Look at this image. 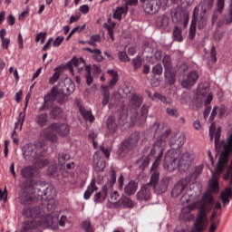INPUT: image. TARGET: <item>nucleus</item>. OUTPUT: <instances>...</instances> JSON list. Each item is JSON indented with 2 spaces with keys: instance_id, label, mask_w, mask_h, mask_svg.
Returning a JSON list of instances; mask_svg holds the SVG:
<instances>
[{
  "instance_id": "f257e3e1",
  "label": "nucleus",
  "mask_w": 232,
  "mask_h": 232,
  "mask_svg": "<svg viewBox=\"0 0 232 232\" xmlns=\"http://www.w3.org/2000/svg\"><path fill=\"white\" fill-rule=\"evenodd\" d=\"M227 165H223L220 162H218L215 168V170L212 171V177L208 181V190L204 192L201 198V204H215V198H213V193H218L220 188L218 185V179L220 175L226 169Z\"/></svg>"
},
{
  "instance_id": "f03ea898",
  "label": "nucleus",
  "mask_w": 232,
  "mask_h": 232,
  "mask_svg": "<svg viewBox=\"0 0 232 232\" xmlns=\"http://www.w3.org/2000/svg\"><path fill=\"white\" fill-rule=\"evenodd\" d=\"M191 162H193V158L189 152H185L182 154L180 159L177 158V153L169 151L165 155L163 160V167L168 171H175L177 168H182L183 169H188L189 166H191Z\"/></svg>"
},
{
  "instance_id": "7ed1b4c3",
  "label": "nucleus",
  "mask_w": 232,
  "mask_h": 232,
  "mask_svg": "<svg viewBox=\"0 0 232 232\" xmlns=\"http://www.w3.org/2000/svg\"><path fill=\"white\" fill-rule=\"evenodd\" d=\"M50 208H52V204L35 207L32 205H24L22 215L26 218H32L31 220H38L41 215H43V209H48Z\"/></svg>"
},
{
  "instance_id": "20e7f679",
  "label": "nucleus",
  "mask_w": 232,
  "mask_h": 232,
  "mask_svg": "<svg viewBox=\"0 0 232 232\" xmlns=\"http://www.w3.org/2000/svg\"><path fill=\"white\" fill-rule=\"evenodd\" d=\"M23 151H24V159L25 160H28L29 162H33V160H36V159L41 154V151H39V149H37V145L33 143H29L24 146Z\"/></svg>"
},
{
  "instance_id": "39448f33",
  "label": "nucleus",
  "mask_w": 232,
  "mask_h": 232,
  "mask_svg": "<svg viewBox=\"0 0 232 232\" xmlns=\"http://www.w3.org/2000/svg\"><path fill=\"white\" fill-rule=\"evenodd\" d=\"M170 16L172 22H174L176 24L182 23L183 21V26H188V21H189V18L188 17V14L182 10V7L171 9Z\"/></svg>"
},
{
  "instance_id": "423d86ee",
  "label": "nucleus",
  "mask_w": 232,
  "mask_h": 232,
  "mask_svg": "<svg viewBox=\"0 0 232 232\" xmlns=\"http://www.w3.org/2000/svg\"><path fill=\"white\" fill-rule=\"evenodd\" d=\"M162 63L165 66V79H167L169 84H175V72L171 70V56L164 54Z\"/></svg>"
},
{
  "instance_id": "0eeeda50",
  "label": "nucleus",
  "mask_w": 232,
  "mask_h": 232,
  "mask_svg": "<svg viewBox=\"0 0 232 232\" xmlns=\"http://www.w3.org/2000/svg\"><path fill=\"white\" fill-rule=\"evenodd\" d=\"M50 131H54L60 137H68L70 135V125L67 123L53 122L47 127Z\"/></svg>"
},
{
  "instance_id": "6e6552de",
  "label": "nucleus",
  "mask_w": 232,
  "mask_h": 232,
  "mask_svg": "<svg viewBox=\"0 0 232 232\" xmlns=\"http://www.w3.org/2000/svg\"><path fill=\"white\" fill-rule=\"evenodd\" d=\"M60 88V97L58 99H61L63 95H70L71 93H73L75 90V84H73V82L70 78H65L64 80H62L59 83Z\"/></svg>"
},
{
  "instance_id": "1a4fd4ad",
  "label": "nucleus",
  "mask_w": 232,
  "mask_h": 232,
  "mask_svg": "<svg viewBox=\"0 0 232 232\" xmlns=\"http://www.w3.org/2000/svg\"><path fill=\"white\" fill-rule=\"evenodd\" d=\"M145 14H157L160 10V1L159 0H140Z\"/></svg>"
},
{
  "instance_id": "9d476101",
  "label": "nucleus",
  "mask_w": 232,
  "mask_h": 232,
  "mask_svg": "<svg viewBox=\"0 0 232 232\" xmlns=\"http://www.w3.org/2000/svg\"><path fill=\"white\" fill-rule=\"evenodd\" d=\"M32 188L24 189L19 196V201L21 204H36L39 202V198L35 197V194L30 193Z\"/></svg>"
},
{
  "instance_id": "9b49d317",
  "label": "nucleus",
  "mask_w": 232,
  "mask_h": 232,
  "mask_svg": "<svg viewBox=\"0 0 232 232\" xmlns=\"http://www.w3.org/2000/svg\"><path fill=\"white\" fill-rule=\"evenodd\" d=\"M139 140H140V132H133L130 136L124 140L122 142L123 150H133L137 148V144H139Z\"/></svg>"
},
{
  "instance_id": "f8f14e48",
  "label": "nucleus",
  "mask_w": 232,
  "mask_h": 232,
  "mask_svg": "<svg viewBox=\"0 0 232 232\" xmlns=\"http://www.w3.org/2000/svg\"><path fill=\"white\" fill-rule=\"evenodd\" d=\"M189 186V179H182L179 181H178L171 191V197L173 198H177L179 195H182L184 193V189H186Z\"/></svg>"
},
{
  "instance_id": "ddd939ff",
  "label": "nucleus",
  "mask_w": 232,
  "mask_h": 232,
  "mask_svg": "<svg viewBox=\"0 0 232 232\" xmlns=\"http://www.w3.org/2000/svg\"><path fill=\"white\" fill-rule=\"evenodd\" d=\"M166 147V141L164 140H157L150 150V157L160 160L163 153L164 148Z\"/></svg>"
},
{
  "instance_id": "4468645a",
  "label": "nucleus",
  "mask_w": 232,
  "mask_h": 232,
  "mask_svg": "<svg viewBox=\"0 0 232 232\" xmlns=\"http://www.w3.org/2000/svg\"><path fill=\"white\" fill-rule=\"evenodd\" d=\"M198 77H200V74L198 73V71H192L188 75L187 78H185L181 82L182 88H191V86L195 85V82L198 81Z\"/></svg>"
},
{
  "instance_id": "2eb2a0df",
  "label": "nucleus",
  "mask_w": 232,
  "mask_h": 232,
  "mask_svg": "<svg viewBox=\"0 0 232 232\" xmlns=\"http://www.w3.org/2000/svg\"><path fill=\"white\" fill-rule=\"evenodd\" d=\"M137 200L143 202H148L150 198H151V187H150V183H147L142 186L140 190L136 194Z\"/></svg>"
},
{
  "instance_id": "dca6fc26",
  "label": "nucleus",
  "mask_w": 232,
  "mask_h": 232,
  "mask_svg": "<svg viewBox=\"0 0 232 232\" xmlns=\"http://www.w3.org/2000/svg\"><path fill=\"white\" fill-rule=\"evenodd\" d=\"M116 182H117V176H116L115 169H111V171L110 173V179H109L107 184L105 186H103L102 191L101 192L102 198L103 200L106 199V197L108 195V190L111 189V188H113V186L115 185Z\"/></svg>"
},
{
  "instance_id": "f3484780",
  "label": "nucleus",
  "mask_w": 232,
  "mask_h": 232,
  "mask_svg": "<svg viewBox=\"0 0 232 232\" xmlns=\"http://www.w3.org/2000/svg\"><path fill=\"white\" fill-rule=\"evenodd\" d=\"M183 144H186V136L184 134L172 136L169 142V146H170L172 150H179V148H182Z\"/></svg>"
},
{
  "instance_id": "a211bd4d",
  "label": "nucleus",
  "mask_w": 232,
  "mask_h": 232,
  "mask_svg": "<svg viewBox=\"0 0 232 232\" xmlns=\"http://www.w3.org/2000/svg\"><path fill=\"white\" fill-rule=\"evenodd\" d=\"M59 97H61V94L59 93V90H57V87L54 86L51 90V92L44 96V104H45V110H48L50 107L48 106V102H53V101H59Z\"/></svg>"
},
{
  "instance_id": "6ab92c4d",
  "label": "nucleus",
  "mask_w": 232,
  "mask_h": 232,
  "mask_svg": "<svg viewBox=\"0 0 232 232\" xmlns=\"http://www.w3.org/2000/svg\"><path fill=\"white\" fill-rule=\"evenodd\" d=\"M155 24L160 30H166L169 26V17L166 14H160L156 17Z\"/></svg>"
},
{
  "instance_id": "aec40b11",
  "label": "nucleus",
  "mask_w": 232,
  "mask_h": 232,
  "mask_svg": "<svg viewBox=\"0 0 232 232\" xmlns=\"http://www.w3.org/2000/svg\"><path fill=\"white\" fill-rule=\"evenodd\" d=\"M168 186H169V178H163L158 185H155L154 191L157 195H162V193H166L168 191Z\"/></svg>"
},
{
  "instance_id": "412c9836",
  "label": "nucleus",
  "mask_w": 232,
  "mask_h": 232,
  "mask_svg": "<svg viewBox=\"0 0 232 232\" xmlns=\"http://www.w3.org/2000/svg\"><path fill=\"white\" fill-rule=\"evenodd\" d=\"M106 128L110 135H115V133H117L119 125H117V120H115V117L113 116L108 117V119L106 120Z\"/></svg>"
},
{
  "instance_id": "4be33fe9",
  "label": "nucleus",
  "mask_w": 232,
  "mask_h": 232,
  "mask_svg": "<svg viewBox=\"0 0 232 232\" xmlns=\"http://www.w3.org/2000/svg\"><path fill=\"white\" fill-rule=\"evenodd\" d=\"M139 188V184L135 182V180H130L124 188L125 195L131 197V195H135L137 193V189Z\"/></svg>"
},
{
  "instance_id": "5701e85b",
  "label": "nucleus",
  "mask_w": 232,
  "mask_h": 232,
  "mask_svg": "<svg viewBox=\"0 0 232 232\" xmlns=\"http://www.w3.org/2000/svg\"><path fill=\"white\" fill-rule=\"evenodd\" d=\"M224 3L225 0H218L217 10L213 12L211 18L212 24H215V23H217V20L218 19V14H222V11L224 10Z\"/></svg>"
},
{
  "instance_id": "b1692460",
  "label": "nucleus",
  "mask_w": 232,
  "mask_h": 232,
  "mask_svg": "<svg viewBox=\"0 0 232 232\" xmlns=\"http://www.w3.org/2000/svg\"><path fill=\"white\" fill-rule=\"evenodd\" d=\"M152 101H160V102H163L166 106H171L173 104V100L170 98H168L159 92H155L151 96Z\"/></svg>"
},
{
  "instance_id": "393cba45",
  "label": "nucleus",
  "mask_w": 232,
  "mask_h": 232,
  "mask_svg": "<svg viewBox=\"0 0 232 232\" xmlns=\"http://www.w3.org/2000/svg\"><path fill=\"white\" fill-rule=\"evenodd\" d=\"M148 110H150L148 105L142 106L140 113L137 115L136 122H139V124H144V122H146V119H148Z\"/></svg>"
},
{
  "instance_id": "a878e982",
  "label": "nucleus",
  "mask_w": 232,
  "mask_h": 232,
  "mask_svg": "<svg viewBox=\"0 0 232 232\" xmlns=\"http://www.w3.org/2000/svg\"><path fill=\"white\" fill-rule=\"evenodd\" d=\"M95 179H92L91 184L88 186L87 190L84 192L83 198H85V200H88V198L92 197V194L95 193V191L99 189L97 185H95Z\"/></svg>"
},
{
  "instance_id": "bb28decb",
  "label": "nucleus",
  "mask_w": 232,
  "mask_h": 232,
  "mask_svg": "<svg viewBox=\"0 0 232 232\" xmlns=\"http://www.w3.org/2000/svg\"><path fill=\"white\" fill-rule=\"evenodd\" d=\"M44 137L50 142H59V136L53 130H49L48 127L44 130Z\"/></svg>"
},
{
  "instance_id": "cd10ccee",
  "label": "nucleus",
  "mask_w": 232,
  "mask_h": 232,
  "mask_svg": "<svg viewBox=\"0 0 232 232\" xmlns=\"http://www.w3.org/2000/svg\"><path fill=\"white\" fill-rule=\"evenodd\" d=\"M84 59L80 58V59H76V58H72L70 62L67 63V68H69V71L71 72V73H73V66L75 68H79V66H81L82 64H84Z\"/></svg>"
},
{
  "instance_id": "c85d7f7f",
  "label": "nucleus",
  "mask_w": 232,
  "mask_h": 232,
  "mask_svg": "<svg viewBox=\"0 0 232 232\" xmlns=\"http://www.w3.org/2000/svg\"><path fill=\"white\" fill-rule=\"evenodd\" d=\"M220 199L223 204H228L229 200L232 199V188L231 187L227 188L220 193Z\"/></svg>"
},
{
  "instance_id": "c756f323",
  "label": "nucleus",
  "mask_w": 232,
  "mask_h": 232,
  "mask_svg": "<svg viewBox=\"0 0 232 232\" xmlns=\"http://www.w3.org/2000/svg\"><path fill=\"white\" fill-rule=\"evenodd\" d=\"M215 0H203L199 3V7H200V13L199 14H207L206 13L208 10H211L213 8V3Z\"/></svg>"
},
{
  "instance_id": "7c9ffc66",
  "label": "nucleus",
  "mask_w": 232,
  "mask_h": 232,
  "mask_svg": "<svg viewBox=\"0 0 232 232\" xmlns=\"http://www.w3.org/2000/svg\"><path fill=\"white\" fill-rule=\"evenodd\" d=\"M34 121L38 126H40V128H44V126H46V123L48 122V114L42 113L37 115Z\"/></svg>"
},
{
  "instance_id": "2f4dec72",
  "label": "nucleus",
  "mask_w": 232,
  "mask_h": 232,
  "mask_svg": "<svg viewBox=\"0 0 232 232\" xmlns=\"http://www.w3.org/2000/svg\"><path fill=\"white\" fill-rule=\"evenodd\" d=\"M140 104H142V96L132 95L129 102V106L130 108H140Z\"/></svg>"
},
{
  "instance_id": "473e14b6",
  "label": "nucleus",
  "mask_w": 232,
  "mask_h": 232,
  "mask_svg": "<svg viewBox=\"0 0 232 232\" xmlns=\"http://www.w3.org/2000/svg\"><path fill=\"white\" fill-rule=\"evenodd\" d=\"M128 14V6H120L117 7L116 10L114 11L112 17L114 19H118V21H121L122 19V14Z\"/></svg>"
},
{
  "instance_id": "72a5a7b5",
  "label": "nucleus",
  "mask_w": 232,
  "mask_h": 232,
  "mask_svg": "<svg viewBox=\"0 0 232 232\" xmlns=\"http://www.w3.org/2000/svg\"><path fill=\"white\" fill-rule=\"evenodd\" d=\"M208 25V14H204L199 13L198 17V30H204V28Z\"/></svg>"
},
{
  "instance_id": "f704fd0d",
  "label": "nucleus",
  "mask_w": 232,
  "mask_h": 232,
  "mask_svg": "<svg viewBox=\"0 0 232 232\" xmlns=\"http://www.w3.org/2000/svg\"><path fill=\"white\" fill-rule=\"evenodd\" d=\"M108 73L112 77L110 81L109 86H107V89L113 88L117 82H119V73L115 70H109Z\"/></svg>"
},
{
  "instance_id": "c9c22d12",
  "label": "nucleus",
  "mask_w": 232,
  "mask_h": 232,
  "mask_svg": "<svg viewBox=\"0 0 232 232\" xmlns=\"http://www.w3.org/2000/svg\"><path fill=\"white\" fill-rule=\"evenodd\" d=\"M106 168V161L102 159H96L94 160V169L98 173H102V171H104V169Z\"/></svg>"
},
{
  "instance_id": "e433bc0d",
  "label": "nucleus",
  "mask_w": 232,
  "mask_h": 232,
  "mask_svg": "<svg viewBox=\"0 0 232 232\" xmlns=\"http://www.w3.org/2000/svg\"><path fill=\"white\" fill-rule=\"evenodd\" d=\"M80 112L85 121H89V122H93V121H95V117L92 115V111L84 110L82 106L80 107Z\"/></svg>"
},
{
  "instance_id": "4c0bfd02",
  "label": "nucleus",
  "mask_w": 232,
  "mask_h": 232,
  "mask_svg": "<svg viewBox=\"0 0 232 232\" xmlns=\"http://www.w3.org/2000/svg\"><path fill=\"white\" fill-rule=\"evenodd\" d=\"M44 195L47 200H53L55 197V189L53 186H48L45 190H44Z\"/></svg>"
},
{
  "instance_id": "58836bf2",
  "label": "nucleus",
  "mask_w": 232,
  "mask_h": 232,
  "mask_svg": "<svg viewBox=\"0 0 232 232\" xmlns=\"http://www.w3.org/2000/svg\"><path fill=\"white\" fill-rule=\"evenodd\" d=\"M21 175L24 179H32V177H34V168L25 167L22 169Z\"/></svg>"
},
{
  "instance_id": "ea45409f",
  "label": "nucleus",
  "mask_w": 232,
  "mask_h": 232,
  "mask_svg": "<svg viewBox=\"0 0 232 232\" xmlns=\"http://www.w3.org/2000/svg\"><path fill=\"white\" fill-rule=\"evenodd\" d=\"M33 164H35L37 168L41 169L45 166H48V160L43 159L41 157V154H39V157L36 160H33Z\"/></svg>"
},
{
  "instance_id": "a19ab883",
  "label": "nucleus",
  "mask_w": 232,
  "mask_h": 232,
  "mask_svg": "<svg viewBox=\"0 0 232 232\" xmlns=\"http://www.w3.org/2000/svg\"><path fill=\"white\" fill-rule=\"evenodd\" d=\"M150 188L151 186L155 187L157 184H159V179H160V173L159 171L150 172Z\"/></svg>"
},
{
  "instance_id": "79ce46f5",
  "label": "nucleus",
  "mask_w": 232,
  "mask_h": 232,
  "mask_svg": "<svg viewBox=\"0 0 232 232\" xmlns=\"http://www.w3.org/2000/svg\"><path fill=\"white\" fill-rule=\"evenodd\" d=\"M85 72L86 83L88 86H91V84L93 82V77L92 76V65H86Z\"/></svg>"
},
{
  "instance_id": "37998d69",
  "label": "nucleus",
  "mask_w": 232,
  "mask_h": 232,
  "mask_svg": "<svg viewBox=\"0 0 232 232\" xmlns=\"http://www.w3.org/2000/svg\"><path fill=\"white\" fill-rule=\"evenodd\" d=\"M173 39L178 43H182V29L179 26H175L173 29Z\"/></svg>"
},
{
  "instance_id": "c03bdc74",
  "label": "nucleus",
  "mask_w": 232,
  "mask_h": 232,
  "mask_svg": "<svg viewBox=\"0 0 232 232\" xmlns=\"http://www.w3.org/2000/svg\"><path fill=\"white\" fill-rule=\"evenodd\" d=\"M195 35H197V20L193 19L189 27L188 38L193 40L195 39Z\"/></svg>"
},
{
  "instance_id": "a18cd8bd",
  "label": "nucleus",
  "mask_w": 232,
  "mask_h": 232,
  "mask_svg": "<svg viewBox=\"0 0 232 232\" xmlns=\"http://www.w3.org/2000/svg\"><path fill=\"white\" fill-rule=\"evenodd\" d=\"M103 89V99L102 102V106H106L108 102H110V91H108V87L102 85L101 87Z\"/></svg>"
},
{
  "instance_id": "49530a36",
  "label": "nucleus",
  "mask_w": 232,
  "mask_h": 232,
  "mask_svg": "<svg viewBox=\"0 0 232 232\" xmlns=\"http://www.w3.org/2000/svg\"><path fill=\"white\" fill-rule=\"evenodd\" d=\"M51 117L53 119H59L63 117V109L60 107H53L50 112Z\"/></svg>"
},
{
  "instance_id": "de8ad7c7",
  "label": "nucleus",
  "mask_w": 232,
  "mask_h": 232,
  "mask_svg": "<svg viewBox=\"0 0 232 232\" xmlns=\"http://www.w3.org/2000/svg\"><path fill=\"white\" fill-rule=\"evenodd\" d=\"M70 160V154L66 152H62L58 156V162L61 164V166H64L66 161Z\"/></svg>"
},
{
  "instance_id": "09e8293b",
  "label": "nucleus",
  "mask_w": 232,
  "mask_h": 232,
  "mask_svg": "<svg viewBox=\"0 0 232 232\" xmlns=\"http://www.w3.org/2000/svg\"><path fill=\"white\" fill-rule=\"evenodd\" d=\"M53 75L49 80V84H55L57 81H59V78L61 77V71L59 70V67L54 69Z\"/></svg>"
},
{
  "instance_id": "8fccbe9b",
  "label": "nucleus",
  "mask_w": 232,
  "mask_h": 232,
  "mask_svg": "<svg viewBox=\"0 0 232 232\" xmlns=\"http://www.w3.org/2000/svg\"><path fill=\"white\" fill-rule=\"evenodd\" d=\"M222 133V128L218 127L216 133H215V147L217 148V150H218V148H220V146H222L220 144V135Z\"/></svg>"
},
{
  "instance_id": "3c124183",
  "label": "nucleus",
  "mask_w": 232,
  "mask_h": 232,
  "mask_svg": "<svg viewBox=\"0 0 232 232\" xmlns=\"http://www.w3.org/2000/svg\"><path fill=\"white\" fill-rule=\"evenodd\" d=\"M217 209H222V204H216L214 207V211L212 212L210 221L213 222L217 217L222 215V212L217 211Z\"/></svg>"
},
{
  "instance_id": "603ef678",
  "label": "nucleus",
  "mask_w": 232,
  "mask_h": 232,
  "mask_svg": "<svg viewBox=\"0 0 232 232\" xmlns=\"http://www.w3.org/2000/svg\"><path fill=\"white\" fill-rule=\"evenodd\" d=\"M181 204H189V202H193V195L186 192L181 198H180Z\"/></svg>"
},
{
  "instance_id": "864d4df0",
  "label": "nucleus",
  "mask_w": 232,
  "mask_h": 232,
  "mask_svg": "<svg viewBox=\"0 0 232 232\" xmlns=\"http://www.w3.org/2000/svg\"><path fill=\"white\" fill-rule=\"evenodd\" d=\"M197 208V205L192 204L188 205L182 208L180 217L183 218L184 215H189L191 211H193Z\"/></svg>"
},
{
  "instance_id": "5fc2aeb1",
  "label": "nucleus",
  "mask_w": 232,
  "mask_h": 232,
  "mask_svg": "<svg viewBox=\"0 0 232 232\" xmlns=\"http://www.w3.org/2000/svg\"><path fill=\"white\" fill-rule=\"evenodd\" d=\"M82 228L84 229L85 232H94L93 227L92 226V222L90 220H85L82 223Z\"/></svg>"
},
{
  "instance_id": "6e6d98bb",
  "label": "nucleus",
  "mask_w": 232,
  "mask_h": 232,
  "mask_svg": "<svg viewBox=\"0 0 232 232\" xmlns=\"http://www.w3.org/2000/svg\"><path fill=\"white\" fill-rule=\"evenodd\" d=\"M208 90H209V84L205 83V86L199 85L198 86V94L202 95V97H206V95H208Z\"/></svg>"
},
{
  "instance_id": "4d7b16f0",
  "label": "nucleus",
  "mask_w": 232,
  "mask_h": 232,
  "mask_svg": "<svg viewBox=\"0 0 232 232\" xmlns=\"http://www.w3.org/2000/svg\"><path fill=\"white\" fill-rule=\"evenodd\" d=\"M162 72H164V69L162 68V64L157 63L152 68V73L154 75H162Z\"/></svg>"
},
{
  "instance_id": "13d9d810",
  "label": "nucleus",
  "mask_w": 232,
  "mask_h": 232,
  "mask_svg": "<svg viewBox=\"0 0 232 232\" xmlns=\"http://www.w3.org/2000/svg\"><path fill=\"white\" fill-rule=\"evenodd\" d=\"M118 57H119V60H120L121 63H130V56H128V54L126 53V52H123V51H121V52L118 53Z\"/></svg>"
},
{
  "instance_id": "bf43d9fd",
  "label": "nucleus",
  "mask_w": 232,
  "mask_h": 232,
  "mask_svg": "<svg viewBox=\"0 0 232 232\" xmlns=\"http://www.w3.org/2000/svg\"><path fill=\"white\" fill-rule=\"evenodd\" d=\"M224 23L225 24H231L232 23V3L228 7V14L224 17Z\"/></svg>"
},
{
  "instance_id": "052dcab7",
  "label": "nucleus",
  "mask_w": 232,
  "mask_h": 232,
  "mask_svg": "<svg viewBox=\"0 0 232 232\" xmlns=\"http://www.w3.org/2000/svg\"><path fill=\"white\" fill-rule=\"evenodd\" d=\"M102 53V52L98 49L96 53L92 54V58L94 59V61H96L97 63H102V61H104V56Z\"/></svg>"
},
{
  "instance_id": "680f3d73",
  "label": "nucleus",
  "mask_w": 232,
  "mask_h": 232,
  "mask_svg": "<svg viewBox=\"0 0 232 232\" xmlns=\"http://www.w3.org/2000/svg\"><path fill=\"white\" fill-rule=\"evenodd\" d=\"M166 111L170 117H175L176 119L179 117V111L177 108H167Z\"/></svg>"
},
{
  "instance_id": "e2e57ef3",
  "label": "nucleus",
  "mask_w": 232,
  "mask_h": 232,
  "mask_svg": "<svg viewBox=\"0 0 232 232\" xmlns=\"http://www.w3.org/2000/svg\"><path fill=\"white\" fill-rule=\"evenodd\" d=\"M132 64H133L135 70H139V68H140V66H142V59H140V57L133 59Z\"/></svg>"
},
{
  "instance_id": "0e129e2a",
  "label": "nucleus",
  "mask_w": 232,
  "mask_h": 232,
  "mask_svg": "<svg viewBox=\"0 0 232 232\" xmlns=\"http://www.w3.org/2000/svg\"><path fill=\"white\" fill-rule=\"evenodd\" d=\"M56 171H57V165L52 164L47 169V175H49V176L54 175L56 173Z\"/></svg>"
},
{
  "instance_id": "69168bd1",
  "label": "nucleus",
  "mask_w": 232,
  "mask_h": 232,
  "mask_svg": "<svg viewBox=\"0 0 232 232\" xmlns=\"http://www.w3.org/2000/svg\"><path fill=\"white\" fill-rule=\"evenodd\" d=\"M171 133V130H164L160 135L158 140H164L166 142V139L169 137V134Z\"/></svg>"
},
{
  "instance_id": "338daca9",
  "label": "nucleus",
  "mask_w": 232,
  "mask_h": 232,
  "mask_svg": "<svg viewBox=\"0 0 232 232\" xmlns=\"http://www.w3.org/2000/svg\"><path fill=\"white\" fill-rule=\"evenodd\" d=\"M63 41H64V36H57L53 44V46H54L55 48L57 46H61Z\"/></svg>"
},
{
  "instance_id": "774afa93",
  "label": "nucleus",
  "mask_w": 232,
  "mask_h": 232,
  "mask_svg": "<svg viewBox=\"0 0 232 232\" xmlns=\"http://www.w3.org/2000/svg\"><path fill=\"white\" fill-rule=\"evenodd\" d=\"M103 26L108 30L109 35L111 38L112 41H114L113 37V26H111L109 24H104Z\"/></svg>"
}]
</instances>
